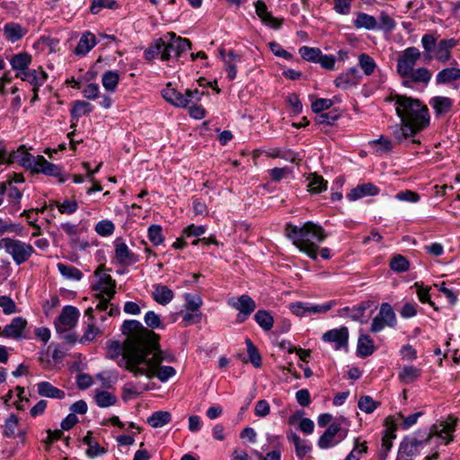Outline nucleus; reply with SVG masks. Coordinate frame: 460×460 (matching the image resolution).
Here are the masks:
<instances>
[{"label": "nucleus", "mask_w": 460, "mask_h": 460, "mask_svg": "<svg viewBox=\"0 0 460 460\" xmlns=\"http://www.w3.org/2000/svg\"><path fill=\"white\" fill-rule=\"evenodd\" d=\"M37 392L40 396L52 398V399H64L65 392L49 382L42 381L37 384Z\"/></svg>", "instance_id": "b1692460"}, {"label": "nucleus", "mask_w": 460, "mask_h": 460, "mask_svg": "<svg viewBox=\"0 0 460 460\" xmlns=\"http://www.w3.org/2000/svg\"><path fill=\"white\" fill-rule=\"evenodd\" d=\"M119 81V75L116 71H106L102 77L103 87L110 92H114Z\"/></svg>", "instance_id": "79ce46f5"}, {"label": "nucleus", "mask_w": 460, "mask_h": 460, "mask_svg": "<svg viewBox=\"0 0 460 460\" xmlns=\"http://www.w3.org/2000/svg\"><path fill=\"white\" fill-rule=\"evenodd\" d=\"M423 442L415 438H404L400 444L398 458L411 457L417 453L418 447Z\"/></svg>", "instance_id": "4be33fe9"}, {"label": "nucleus", "mask_w": 460, "mask_h": 460, "mask_svg": "<svg viewBox=\"0 0 460 460\" xmlns=\"http://www.w3.org/2000/svg\"><path fill=\"white\" fill-rule=\"evenodd\" d=\"M309 190L313 193H320L327 188V181L316 173L311 174L310 182L308 184Z\"/></svg>", "instance_id": "3c124183"}, {"label": "nucleus", "mask_w": 460, "mask_h": 460, "mask_svg": "<svg viewBox=\"0 0 460 460\" xmlns=\"http://www.w3.org/2000/svg\"><path fill=\"white\" fill-rule=\"evenodd\" d=\"M115 230L114 224L110 220H102L95 226V231L102 236H109Z\"/></svg>", "instance_id": "052dcab7"}, {"label": "nucleus", "mask_w": 460, "mask_h": 460, "mask_svg": "<svg viewBox=\"0 0 460 460\" xmlns=\"http://www.w3.org/2000/svg\"><path fill=\"white\" fill-rule=\"evenodd\" d=\"M186 309L191 312H199L202 305V300L199 296H193L190 294H185Z\"/></svg>", "instance_id": "774afa93"}, {"label": "nucleus", "mask_w": 460, "mask_h": 460, "mask_svg": "<svg viewBox=\"0 0 460 460\" xmlns=\"http://www.w3.org/2000/svg\"><path fill=\"white\" fill-rule=\"evenodd\" d=\"M172 420V415L166 411H155L146 420V422L153 428H161Z\"/></svg>", "instance_id": "c9c22d12"}, {"label": "nucleus", "mask_w": 460, "mask_h": 460, "mask_svg": "<svg viewBox=\"0 0 460 460\" xmlns=\"http://www.w3.org/2000/svg\"><path fill=\"white\" fill-rule=\"evenodd\" d=\"M340 430V423L338 422H332L331 425L326 429V430L323 432V434L318 439V447L322 449H327L331 447L335 446L334 438H336V435L338 431Z\"/></svg>", "instance_id": "412c9836"}, {"label": "nucleus", "mask_w": 460, "mask_h": 460, "mask_svg": "<svg viewBox=\"0 0 460 460\" xmlns=\"http://www.w3.org/2000/svg\"><path fill=\"white\" fill-rule=\"evenodd\" d=\"M149 241L155 246L161 244L164 237L163 235L162 226L159 225H152L148 228Z\"/></svg>", "instance_id": "13d9d810"}, {"label": "nucleus", "mask_w": 460, "mask_h": 460, "mask_svg": "<svg viewBox=\"0 0 460 460\" xmlns=\"http://www.w3.org/2000/svg\"><path fill=\"white\" fill-rule=\"evenodd\" d=\"M18 426V418L15 414H11L10 417L5 420L4 435L11 438L15 434L16 428Z\"/></svg>", "instance_id": "69168bd1"}, {"label": "nucleus", "mask_w": 460, "mask_h": 460, "mask_svg": "<svg viewBox=\"0 0 460 460\" xmlns=\"http://www.w3.org/2000/svg\"><path fill=\"white\" fill-rule=\"evenodd\" d=\"M460 80V68L447 67L440 70L436 75L437 84H450Z\"/></svg>", "instance_id": "c85d7f7f"}, {"label": "nucleus", "mask_w": 460, "mask_h": 460, "mask_svg": "<svg viewBox=\"0 0 460 460\" xmlns=\"http://www.w3.org/2000/svg\"><path fill=\"white\" fill-rule=\"evenodd\" d=\"M121 332L128 336L124 358L126 362L135 364H161L164 361L174 362L172 353L160 349V336L152 330L144 327L137 320H126Z\"/></svg>", "instance_id": "f257e3e1"}, {"label": "nucleus", "mask_w": 460, "mask_h": 460, "mask_svg": "<svg viewBox=\"0 0 460 460\" xmlns=\"http://www.w3.org/2000/svg\"><path fill=\"white\" fill-rule=\"evenodd\" d=\"M32 172L43 173L48 176H53L58 178V181L63 183L66 181L62 174V169L60 166L49 163L43 155L36 156V164H33Z\"/></svg>", "instance_id": "9b49d317"}, {"label": "nucleus", "mask_w": 460, "mask_h": 460, "mask_svg": "<svg viewBox=\"0 0 460 460\" xmlns=\"http://www.w3.org/2000/svg\"><path fill=\"white\" fill-rule=\"evenodd\" d=\"M458 40L456 39H444L441 40L436 48L434 58L445 64L451 58V50L457 45Z\"/></svg>", "instance_id": "f3484780"}, {"label": "nucleus", "mask_w": 460, "mask_h": 460, "mask_svg": "<svg viewBox=\"0 0 460 460\" xmlns=\"http://www.w3.org/2000/svg\"><path fill=\"white\" fill-rule=\"evenodd\" d=\"M32 61V57L27 52H21L12 57L10 64L12 68L16 71L15 75L20 72H25Z\"/></svg>", "instance_id": "a878e982"}, {"label": "nucleus", "mask_w": 460, "mask_h": 460, "mask_svg": "<svg viewBox=\"0 0 460 460\" xmlns=\"http://www.w3.org/2000/svg\"><path fill=\"white\" fill-rule=\"evenodd\" d=\"M341 114L338 111L333 110L330 112L320 113L315 117V123L318 125H332L339 118Z\"/></svg>", "instance_id": "6e6d98bb"}, {"label": "nucleus", "mask_w": 460, "mask_h": 460, "mask_svg": "<svg viewBox=\"0 0 460 460\" xmlns=\"http://www.w3.org/2000/svg\"><path fill=\"white\" fill-rule=\"evenodd\" d=\"M429 103L438 116L449 112L453 107V101L444 96H435L430 100Z\"/></svg>", "instance_id": "7c9ffc66"}, {"label": "nucleus", "mask_w": 460, "mask_h": 460, "mask_svg": "<svg viewBox=\"0 0 460 460\" xmlns=\"http://www.w3.org/2000/svg\"><path fill=\"white\" fill-rule=\"evenodd\" d=\"M242 57L235 54L233 50L227 53V58H225L226 70L227 71V78L234 80L236 77V64L241 62Z\"/></svg>", "instance_id": "e433bc0d"}, {"label": "nucleus", "mask_w": 460, "mask_h": 460, "mask_svg": "<svg viewBox=\"0 0 460 460\" xmlns=\"http://www.w3.org/2000/svg\"><path fill=\"white\" fill-rule=\"evenodd\" d=\"M379 193V189L371 182L358 185L352 189L347 195V198L355 201L367 196H376Z\"/></svg>", "instance_id": "6ab92c4d"}, {"label": "nucleus", "mask_w": 460, "mask_h": 460, "mask_svg": "<svg viewBox=\"0 0 460 460\" xmlns=\"http://www.w3.org/2000/svg\"><path fill=\"white\" fill-rule=\"evenodd\" d=\"M456 425V419L452 416H448L446 421L440 422L438 425L434 424L430 429V437L432 434L438 436L439 438H444L442 436L443 433H450L455 430V427Z\"/></svg>", "instance_id": "f704fd0d"}, {"label": "nucleus", "mask_w": 460, "mask_h": 460, "mask_svg": "<svg viewBox=\"0 0 460 460\" xmlns=\"http://www.w3.org/2000/svg\"><path fill=\"white\" fill-rule=\"evenodd\" d=\"M79 316V311L72 305L63 307L59 316L55 322L56 331L58 333L66 332L75 327Z\"/></svg>", "instance_id": "1a4fd4ad"}, {"label": "nucleus", "mask_w": 460, "mask_h": 460, "mask_svg": "<svg viewBox=\"0 0 460 460\" xmlns=\"http://www.w3.org/2000/svg\"><path fill=\"white\" fill-rule=\"evenodd\" d=\"M162 96L167 102L177 108H187L190 105L187 92L182 93L175 88L171 87V84H168L166 88L162 91Z\"/></svg>", "instance_id": "ddd939ff"}, {"label": "nucleus", "mask_w": 460, "mask_h": 460, "mask_svg": "<svg viewBox=\"0 0 460 460\" xmlns=\"http://www.w3.org/2000/svg\"><path fill=\"white\" fill-rule=\"evenodd\" d=\"M0 249H4L17 265L27 261L34 252L30 243L9 237L0 239Z\"/></svg>", "instance_id": "423d86ee"}, {"label": "nucleus", "mask_w": 460, "mask_h": 460, "mask_svg": "<svg viewBox=\"0 0 460 460\" xmlns=\"http://www.w3.org/2000/svg\"><path fill=\"white\" fill-rule=\"evenodd\" d=\"M358 63L360 67L367 75H372L376 66L375 60L370 56L365 53L359 55Z\"/></svg>", "instance_id": "4d7b16f0"}, {"label": "nucleus", "mask_w": 460, "mask_h": 460, "mask_svg": "<svg viewBox=\"0 0 460 460\" xmlns=\"http://www.w3.org/2000/svg\"><path fill=\"white\" fill-rule=\"evenodd\" d=\"M102 268L103 266H99L94 272L95 275L99 276V279L98 282L93 287V288L96 291H99V293L96 294V297L106 296L109 298H113L116 294V282L111 275L106 273L101 274L100 271L102 270Z\"/></svg>", "instance_id": "9d476101"}, {"label": "nucleus", "mask_w": 460, "mask_h": 460, "mask_svg": "<svg viewBox=\"0 0 460 460\" xmlns=\"http://www.w3.org/2000/svg\"><path fill=\"white\" fill-rule=\"evenodd\" d=\"M421 52L416 47H408L397 58L396 73L402 79V85L411 87L412 84L427 86L431 80L432 73L429 69L421 66L415 68Z\"/></svg>", "instance_id": "20e7f679"}, {"label": "nucleus", "mask_w": 460, "mask_h": 460, "mask_svg": "<svg viewBox=\"0 0 460 460\" xmlns=\"http://www.w3.org/2000/svg\"><path fill=\"white\" fill-rule=\"evenodd\" d=\"M58 269L62 276L69 279L80 280L83 277V273L77 268L71 265L58 263Z\"/></svg>", "instance_id": "de8ad7c7"}, {"label": "nucleus", "mask_w": 460, "mask_h": 460, "mask_svg": "<svg viewBox=\"0 0 460 460\" xmlns=\"http://www.w3.org/2000/svg\"><path fill=\"white\" fill-rule=\"evenodd\" d=\"M19 163L22 167L33 170V164H36V156L28 153L24 146H21L17 151L12 152L8 158L7 164Z\"/></svg>", "instance_id": "2eb2a0df"}, {"label": "nucleus", "mask_w": 460, "mask_h": 460, "mask_svg": "<svg viewBox=\"0 0 460 460\" xmlns=\"http://www.w3.org/2000/svg\"><path fill=\"white\" fill-rule=\"evenodd\" d=\"M285 234L300 252L306 253L308 257L314 261L317 260L318 256L319 247L317 243L323 242L327 237L324 229L312 221L304 223L302 226L287 223Z\"/></svg>", "instance_id": "7ed1b4c3"}, {"label": "nucleus", "mask_w": 460, "mask_h": 460, "mask_svg": "<svg viewBox=\"0 0 460 460\" xmlns=\"http://www.w3.org/2000/svg\"><path fill=\"white\" fill-rule=\"evenodd\" d=\"M245 343L247 346V353L249 356L250 362L255 367H260L261 366V357L259 353L258 349L250 339H246Z\"/></svg>", "instance_id": "603ef678"}, {"label": "nucleus", "mask_w": 460, "mask_h": 460, "mask_svg": "<svg viewBox=\"0 0 460 460\" xmlns=\"http://www.w3.org/2000/svg\"><path fill=\"white\" fill-rule=\"evenodd\" d=\"M354 26L356 28H364L366 30H376L377 29V21L376 19L365 13H359L354 21Z\"/></svg>", "instance_id": "4c0bfd02"}, {"label": "nucleus", "mask_w": 460, "mask_h": 460, "mask_svg": "<svg viewBox=\"0 0 460 460\" xmlns=\"http://www.w3.org/2000/svg\"><path fill=\"white\" fill-rule=\"evenodd\" d=\"M161 364H135L126 362V369L131 372L135 376H146L148 378L157 377L164 383L169 378L176 375V370L172 367H160Z\"/></svg>", "instance_id": "39448f33"}, {"label": "nucleus", "mask_w": 460, "mask_h": 460, "mask_svg": "<svg viewBox=\"0 0 460 460\" xmlns=\"http://www.w3.org/2000/svg\"><path fill=\"white\" fill-rule=\"evenodd\" d=\"M256 14L261 18V22L272 27L273 29H279L282 24V20H279L271 15L267 10V5L264 2L259 0L255 3Z\"/></svg>", "instance_id": "aec40b11"}, {"label": "nucleus", "mask_w": 460, "mask_h": 460, "mask_svg": "<svg viewBox=\"0 0 460 460\" xmlns=\"http://www.w3.org/2000/svg\"><path fill=\"white\" fill-rule=\"evenodd\" d=\"M55 205L58 207V211L61 214H73L75 213L78 208V204L75 200L69 201L65 200L63 203H59L58 201L54 202Z\"/></svg>", "instance_id": "338daca9"}, {"label": "nucleus", "mask_w": 460, "mask_h": 460, "mask_svg": "<svg viewBox=\"0 0 460 460\" xmlns=\"http://www.w3.org/2000/svg\"><path fill=\"white\" fill-rule=\"evenodd\" d=\"M335 305L334 301H330L324 305H312L305 303V315L313 314H324L331 310Z\"/></svg>", "instance_id": "bf43d9fd"}, {"label": "nucleus", "mask_w": 460, "mask_h": 460, "mask_svg": "<svg viewBox=\"0 0 460 460\" xmlns=\"http://www.w3.org/2000/svg\"><path fill=\"white\" fill-rule=\"evenodd\" d=\"M385 424L386 426L385 434L382 438V447H385V454L383 459L386 456L387 452L391 449L393 443L392 440L395 438V431L397 425L395 424L393 417L389 416L385 419Z\"/></svg>", "instance_id": "5701e85b"}, {"label": "nucleus", "mask_w": 460, "mask_h": 460, "mask_svg": "<svg viewBox=\"0 0 460 460\" xmlns=\"http://www.w3.org/2000/svg\"><path fill=\"white\" fill-rule=\"evenodd\" d=\"M15 77L30 83L33 87H40L46 82L48 75L41 67H39L38 70L28 68L25 72L15 75Z\"/></svg>", "instance_id": "dca6fc26"}, {"label": "nucleus", "mask_w": 460, "mask_h": 460, "mask_svg": "<svg viewBox=\"0 0 460 460\" xmlns=\"http://www.w3.org/2000/svg\"><path fill=\"white\" fill-rule=\"evenodd\" d=\"M377 315L385 320L387 326L394 327L396 325L395 314L390 304L383 303Z\"/></svg>", "instance_id": "a19ab883"}, {"label": "nucleus", "mask_w": 460, "mask_h": 460, "mask_svg": "<svg viewBox=\"0 0 460 460\" xmlns=\"http://www.w3.org/2000/svg\"><path fill=\"white\" fill-rule=\"evenodd\" d=\"M381 405L369 395H363L358 399V407L365 413L370 414Z\"/></svg>", "instance_id": "a18cd8bd"}, {"label": "nucleus", "mask_w": 460, "mask_h": 460, "mask_svg": "<svg viewBox=\"0 0 460 460\" xmlns=\"http://www.w3.org/2000/svg\"><path fill=\"white\" fill-rule=\"evenodd\" d=\"M321 52V49L318 48L303 46L299 49V54L302 57V58L309 62L317 63Z\"/></svg>", "instance_id": "5fc2aeb1"}, {"label": "nucleus", "mask_w": 460, "mask_h": 460, "mask_svg": "<svg viewBox=\"0 0 460 460\" xmlns=\"http://www.w3.org/2000/svg\"><path fill=\"white\" fill-rule=\"evenodd\" d=\"M393 100L395 102V111L401 123L391 128L392 134L401 144L429 126V113L428 107L419 99L396 94Z\"/></svg>", "instance_id": "f03ea898"}, {"label": "nucleus", "mask_w": 460, "mask_h": 460, "mask_svg": "<svg viewBox=\"0 0 460 460\" xmlns=\"http://www.w3.org/2000/svg\"><path fill=\"white\" fill-rule=\"evenodd\" d=\"M390 269L395 272H405L410 268L409 261L402 255L397 254L390 261Z\"/></svg>", "instance_id": "49530a36"}, {"label": "nucleus", "mask_w": 460, "mask_h": 460, "mask_svg": "<svg viewBox=\"0 0 460 460\" xmlns=\"http://www.w3.org/2000/svg\"><path fill=\"white\" fill-rule=\"evenodd\" d=\"M93 110V107L90 102L85 101H75L71 110V116L77 119L91 113Z\"/></svg>", "instance_id": "c03bdc74"}, {"label": "nucleus", "mask_w": 460, "mask_h": 460, "mask_svg": "<svg viewBox=\"0 0 460 460\" xmlns=\"http://www.w3.org/2000/svg\"><path fill=\"white\" fill-rule=\"evenodd\" d=\"M420 374V369L413 366L404 367L399 373V379L404 384H410L419 378Z\"/></svg>", "instance_id": "37998d69"}, {"label": "nucleus", "mask_w": 460, "mask_h": 460, "mask_svg": "<svg viewBox=\"0 0 460 460\" xmlns=\"http://www.w3.org/2000/svg\"><path fill=\"white\" fill-rule=\"evenodd\" d=\"M374 351L375 346L371 338L368 335L361 334L358 341V356L366 358L373 354Z\"/></svg>", "instance_id": "473e14b6"}, {"label": "nucleus", "mask_w": 460, "mask_h": 460, "mask_svg": "<svg viewBox=\"0 0 460 460\" xmlns=\"http://www.w3.org/2000/svg\"><path fill=\"white\" fill-rule=\"evenodd\" d=\"M254 320L266 332L273 327L274 319L266 310H258L254 314Z\"/></svg>", "instance_id": "ea45409f"}, {"label": "nucleus", "mask_w": 460, "mask_h": 460, "mask_svg": "<svg viewBox=\"0 0 460 460\" xmlns=\"http://www.w3.org/2000/svg\"><path fill=\"white\" fill-rule=\"evenodd\" d=\"M334 104L331 99L320 98L312 102V111L314 113H321L323 111L330 109Z\"/></svg>", "instance_id": "0e129e2a"}, {"label": "nucleus", "mask_w": 460, "mask_h": 460, "mask_svg": "<svg viewBox=\"0 0 460 460\" xmlns=\"http://www.w3.org/2000/svg\"><path fill=\"white\" fill-rule=\"evenodd\" d=\"M95 401L99 407L106 408L114 405L117 402V398L107 391H101L96 394Z\"/></svg>", "instance_id": "09e8293b"}, {"label": "nucleus", "mask_w": 460, "mask_h": 460, "mask_svg": "<svg viewBox=\"0 0 460 460\" xmlns=\"http://www.w3.org/2000/svg\"><path fill=\"white\" fill-rule=\"evenodd\" d=\"M167 42L164 41L165 52L163 53V60L167 61L171 58V53H174L175 57L179 58L187 49H191V42L190 40L177 36L174 32H167L165 35Z\"/></svg>", "instance_id": "0eeeda50"}, {"label": "nucleus", "mask_w": 460, "mask_h": 460, "mask_svg": "<svg viewBox=\"0 0 460 460\" xmlns=\"http://www.w3.org/2000/svg\"><path fill=\"white\" fill-rule=\"evenodd\" d=\"M154 289L153 298L162 305L169 304L174 296L173 291L167 286L157 284L154 286Z\"/></svg>", "instance_id": "bb28decb"}, {"label": "nucleus", "mask_w": 460, "mask_h": 460, "mask_svg": "<svg viewBox=\"0 0 460 460\" xmlns=\"http://www.w3.org/2000/svg\"><path fill=\"white\" fill-rule=\"evenodd\" d=\"M102 8L117 9L118 4L115 0H92L90 12L97 14Z\"/></svg>", "instance_id": "864d4df0"}, {"label": "nucleus", "mask_w": 460, "mask_h": 460, "mask_svg": "<svg viewBox=\"0 0 460 460\" xmlns=\"http://www.w3.org/2000/svg\"><path fill=\"white\" fill-rule=\"evenodd\" d=\"M115 258L121 265H131L138 261V256L132 252L122 238L114 241Z\"/></svg>", "instance_id": "f8f14e48"}, {"label": "nucleus", "mask_w": 460, "mask_h": 460, "mask_svg": "<svg viewBox=\"0 0 460 460\" xmlns=\"http://www.w3.org/2000/svg\"><path fill=\"white\" fill-rule=\"evenodd\" d=\"M164 49V40L160 38L154 41L153 44L145 51V58L148 61L154 60L156 57L160 56L163 60V53Z\"/></svg>", "instance_id": "58836bf2"}, {"label": "nucleus", "mask_w": 460, "mask_h": 460, "mask_svg": "<svg viewBox=\"0 0 460 460\" xmlns=\"http://www.w3.org/2000/svg\"><path fill=\"white\" fill-rule=\"evenodd\" d=\"M324 342L332 344L335 350H348L349 347V329L346 326L332 329L324 332L322 336Z\"/></svg>", "instance_id": "6e6552de"}, {"label": "nucleus", "mask_w": 460, "mask_h": 460, "mask_svg": "<svg viewBox=\"0 0 460 460\" xmlns=\"http://www.w3.org/2000/svg\"><path fill=\"white\" fill-rule=\"evenodd\" d=\"M27 32V30L22 28L20 24L15 22L6 23L4 27V33L5 38L12 41L15 42L21 40Z\"/></svg>", "instance_id": "2f4dec72"}, {"label": "nucleus", "mask_w": 460, "mask_h": 460, "mask_svg": "<svg viewBox=\"0 0 460 460\" xmlns=\"http://www.w3.org/2000/svg\"><path fill=\"white\" fill-rule=\"evenodd\" d=\"M96 45L95 36L90 31H86L83 34L78 41V44L75 49V53L77 56H84L87 54Z\"/></svg>", "instance_id": "cd10ccee"}, {"label": "nucleus", "mask_w": 460, "mask_h": 460, "mask_svg": "<svg viewBox=\"0 0 460 460\" xmlns=\"http://www.w3.org/2000/svg\"><path fill=\"white\" fill-rule=\"evenodd\" d=\"M361 75L357 67H351L341 73L334 80V84L338 88L348 89L359 84Z\"/></svg>", "instance_id": "4468645a"}, {"label": "nucleus", "mask_w": 460, "mask_h": 460, "mask_svg": "<svg viewBox=\"0 0 460 460\" xmlns=\"http://www.w3.org/2000/svg\"><path fill=\"white\" fill-rule=\"evenodd\" d=\"M395 27V22L386 13L382 12L379 16V22H377L376 30H383L385 31H391Z\"/></svg>", "instance_id": "680f3d73"}, {"label": "nucleus", "mask_w": 460, "mask_h": 460, "mask_svg": "<svg viewBox=\"0 0 460 460\" xmlns=\"http://www.w3.org/2000/svg\"><path fill=\"white\" fill-rule=\"evenodd\" d=\"M0 307L4 314H12L17 312L16 305L9 296H0Z\"/></svg>", "instance_id": "e2e57ef3"}, {"label": "nucleus", "mask_w": 460, "mask_h": 460, "mask_svg": "<svg viewBox=\"0 0 460 460\" xmlns=\"http://www.w3.org/2000/svg\"><path fill=\"white\" fill-rule=\"evenodd\" d=\"M126 336H127V340H126L123 347L117 341H111L110 344L108 345L109 357L111 358L114 359V358H118L120 354H122V360L125 365H126V359L124 358V352H125L126 345L128 341V335H126Z\"/></svg>", "instance_id": "8fccbe9b"}, {"label": "nucleus", "mask_w": 460, "mask_h": 460, "mask_svg": "<svg viewBox=\"0 0 460 460\" xmlns=\"http://www.w3.org/2000/svg\"><path fill=\"white\" fill-rule=\"evenodd\" d=\"M83 442L88 446L86 455L93 458L98 456H102L106 453V449L101 447L97 441L92 437V432L88 431L86 436L83 438Z\"/></svg>", "instance_id": "72a5a7b5"}, {"label": "nucleus", "mask_w": 460, "mask_h": 460, "mask_svg": "<svg viewBox=\"0 0 460 460\" xmlns=\"http://www.w3.org/2000/svg\"><path fill=\"white\" fill-rule=\"evenodd\" d=\"M370 301H365L361 302L356 306H353L352 308L344 307L340 310V314L342 316L349 317L353 321H359L364 323L362 317L364 316L366 310L370 307Z\"/></svg>", "instance_id": "393cba45"}, {"label": "nucleus", "mask_w": 460, "mask_h": 460, "mask_svg": "<svg viewBox=\"0 0 460 460\" xmlns=\"http://www.w3.org/2000/svg\"><path fill=\"white\" fill-rule=\"evenodd\" d=\"M229 305L244 314V317H248L256 308L255 301L248 295H242L236 299L232 298Z\"/></svg>", "instance_id": "a211bd4d"}, {"label": "nucleus", "mask_w": 460, "mask_h": 460, "mask_svg": "<svg viewBox=\"0 0 460 460\" xmlns=\"http://www.w3.org/2000/svg\"><path fill=\"white\" fill-rule=\"evenodd\" d=\"M437 38L433 34H424L421 38V46L424 49L423 58L430 62L434 58L437 48Z\"/></svg>", "instance_id": "c756f323"}]
</instances>
